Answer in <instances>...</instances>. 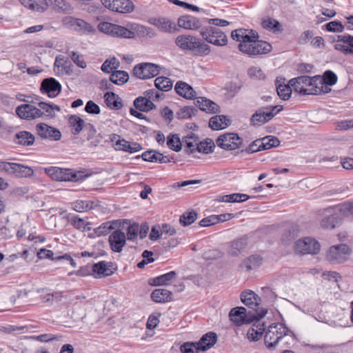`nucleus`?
Listing matches in <instances>:
<instances>
[{
    "label": "nucleus",
    "mask_w": 353,
    "mask_h": 353,
    "mask_svg": "<svg viewBox=\"0 0 353 353\" xmlns=\"http://www.w3.org/2000/svg\"><path fill=\"white\" fill-rule=\"evenodd\" d=\"M115 149L117 150H123L130 153H134L141 150V146L136 142H130L125 139H119L115 142Z\"/></svg>",
    "instance_id": "412c9836"
},
{
    "label": "nucleus",
    "mask_w": 353,
    "mask_h": 353,
    "mask_svg": "<svg viewBox=\"0 0 353 353\" xmlns=\"http://www.w3.org/2000/svg\"><path fill=\"white\" fill-rule=\"evenodd\" d=\"M263 263V259L261 256L255 254L252 255L245 259L243 262V266L247 271H250L260 267Z\"/></svg>",
    "instance_id": "72a5a7b5"
},
{
    "label": "nucleus",
    "mask_w": 353,
    "mask_h": 353,
    "mask_svg": "<svg viewBox=\"0 0 353 353\" xmlns=\"http://www.w3.org/2000/svg\"><path fill=\"white\" fill-rule=\"evenodd\" d=\"M320 248L319 243L311 237L299 239L294 245V251L301 254H316L319 252Z\"/></svg>",
    "instance_id": "0eeeda50"
},
{
    "label": "nucleus",
    "mask_w": 353,
    "mask_h": 353,
    "mask_svg": "<svg viewBox=\"0 0 353 353\" xmlns=\"http://www.w3.org/2000/svg\"><path fill=\"white\" fill-rule=\"evenodd\" d=\"M160 66L151 63H142L134 68L133 73L139 79H145L156 77L159 73Z\"/></svg>",
    "instance_id": "9b49d317"
},
{
    "label": "nucleus",
    "mask_w": 353,
    "mask_h": 353,
    "mask_svg": "<svg viewBox=\"0 0 353 353\" xmlns=\"http://www.w3.org/2000/svg\"><path fill=\"white\" fill-rule=\"evenodd\" d=\"M251 197L249 195L245 194L234 193L222 196L219 201L225 203H236L243 202L248 200Z\"/></svg>",
    "instance_id": "ea45409f"
},
{
    "label": "nucleus",
    "mask_w": 353,
    "mask_h": 353,
    "mask_svg": "<svg viewBox=\"0 0 353 353\" xmlns=\"http://www.w3.org/2000/svg\"><path fill=\"white\" fill-rule=\"evenodd\" d=\"M215 145L214 142L211 140H206L205 141H199L198 145L196 146V150L199 152L204 154H210L213 152V149Z\"/></svg>",
    "instance_id": "5fc2aeb1"
},
{
    "label": "nucleus",
    "mask_w": 353,
    "mask_h": 353,
    "mask_svg": "<svg viewBox=\"0 0 353 353\" xmlns=\"http://www.w3.org/2000/svg\"><path fill=\"white\" fill-rule=\"evenodd\" d=\"M126 235L121 230L113 231L109 236L108 241L110 249L114 252H121L126 244Z\"/></svg>",
    "instance_id": "4468645a"
},
{
    "label": "nucleus",
    "mask_w": 353,
    "mask_h": 353,
    "mask_svg": "<svg viewBox=\"0 0 353 353\" xmlns=\"http://www.w3.org/2000/svg\"><path fill=\"white\" fill-rule=\"evenodd\" d=\"M242 142V139L236 133L223 134L216 140V145L226 150H234L239 148Z\"/></svg>",
    "instance_id": "1a4fd4ad"
},
{
    "label": "nucleus",
    "mask_w": 353,
    "mask_h": 353,
    "mask_svg": "<svg viewBox=\"0 0 353 353\" xmlns=\"http://www.w3.org/2000/svg\"><path fill=\"white\" fill-rule=\"evenodd\" d=\"M198 103L199 108L202 111H205L208 113H216L219 112V105L210 99L201 98V101L198 100Z\"/></svg>",
    "instance_id": "4c0bfd02"
},
{
    "label": "nucleus",
    "mask_w": 353,
    "mask_h": 353,
    "mask_svg": "<svg viewBox=\"0 0 353 353\" xmlns=\"http://www.w3.org/2000/svg\"><path fill=\"white\" fill-rule=\"evenodd\" d=\"M106 105L111 109L119 110L123 107L121 99L114 92H107L104 95Z\"/></svg>",
    "instance_id": "7c9ffc66"
},
{
    "label": "nucleus",
    "mask_w": 353,
    "mask_h": 353,
    "mask_svg": "<svg viewBox=\"0 0 353 353\" xmlns=\"http://www.w3.org/2000/svg\"><path fill=\"white\" fill-rule=\"evenodd\" d=\"M175 43L183 50L195 52L199 56H207L210 53V46L199 38L191 34H181L175 39Z\"/></svg>",
    "instance_id": "f03ea898"
},
{
    "label": "nucleus",
    "mask_w": 353,
    "mask_h": 353,
    "mask_svg": "<svg viewBox=\"0 0 353 353\" xmlns=\"http://www.w3.org/2000/svg\"><path fill=\"white\" fill-rule=\"evenodd\" d=\"M248 77L254 81H261L265 79L263 71L258 66H251L248 70Z\"/></svg>",
    "instance_id": "8fccbe9b"
},
{
    "label": "nucleus",
    "mask_w": 353,
    "mask_h": 353,
    "mask_svg": "<svg viewBox=\"0 0 353 353\" xmlns=\"http://www.w3.org/2000/svg\"><path fill=\"white\" fill-rule=\"evenodd\" d=\"M134 107L141 112H149L156 108L146 97H139L134 101Z\"/></svg>",
    "instance_id": "bb28decb"
},
{
    "label": "nucleus",
    "mask_w": 353,
    "mask_h": 353,
    "mask_svg": "<svg viewBox=\"0 0 353 353\" xmlns=\"http://www.w3.org/2000/svg\"><path fill=\"white\" fill-rule=\"evenodd\" d=\"M116 27V24L109 23V22H101L98 25V29L101 32L106 34H109L113 37L114 28Z\"/></svg>",
    "instance_id": "680f3d73"
},
{
    "label": "nucleus",
    "mask_w": 353,
    "mask_h": 353,
    "mask_svg": "<svg viewBox=\"0 0 353 353\" xmlns=\"http://www.w3.org/2000/svg\"><path fill=\"white\" fill-rule=\"evenodd\" d=\"M72 209L78 212H86L93 208L94 203L90 201L78 200L72 203Z\"/></svg>",
    "instance_id": "a18cd8bd"
},
{
    "label": "nucleus",
    "mask_w": 353,
    "mask_h": 353,
    "mask_svg": "<svg viewBox=\"0 0 353 353\" xmlns=\"http://www.w3.org/2000/svg\"><path fill=\"white\" fill-rule=\"evenodd\" d=\"M45 171L48 175L56 181H60L61 174L63 173L62 168L58 167L47 168Z\"/></svg>",
    "instance_id": "774afa93"
},
{
    "label": "nucleus",
    "mask_w": 353,
    "mask_h": 353,
    "mask_svg": "<svg viewBox=\"0 0 353 353\" xmlns=\"http://www.w3.org/2000/svg\"><path fill=\"white\" fill-rule=\"evenodd\" d=\"M42 116L43 112L39 108H37L33 105L23 104V119H35Z\"/></svg>",
    "instance_id": "473e14b6"
},
{
    "label": "nucleus",
    "mask_w": 353,
    "mask_h": 353,
    "mask_svg": "<svg viewBox=\"0 0 353 353\" xmlns=\"http://www.w3.org/2000/svg\"><path fill=\"white\" fill-rule=\"evenodd\" d=\"M69 123L74 129V134H79L83 129L84 121L77 115H71L69 117Z\"/></svg>",
    "instance_id": "864d4df0"
},
{
    "label": "nucleus",
    "mask_w": 353,
    "mask_h": 353,
    "mask_svg": "<svg viewBox=\"0 0 353 353\" xmlns=\"http://www.w3.org/2000/svg\"><path fill=\"white\" fill-rule=\"evenodd\" d=\"M283 109L282 105H274L263 108L252 115L251 122L254 125H261L271 120L275 114Z\"/></svg>",
    "instance_id": "423d86ee"
},
{
    "label": "nucleus",
    "mask_w": 353,
    "mask_h": 353,
    "mask_svg": "<svg viewBox=\"0 0 353 353\" xmlns=\"http://www.w3.org/2000/svg\"><path fill=\"white\" fill-rule=\"evenodd\" d=\"M36 129L38 135L42 139L59 141L61 138V133L57 128L50 126L46 123H41L37 124Z\"/></svg>",
    "instance_id": "2eb2a0df"
},
{
    "label": "nucleus",
    "mask_w": 353,
    "mask_h": 353,
    "mask_svg": "<svg viewBox=\"0 0 353 353\" xmlns=\"http://www.w3.org/2000/svg\"><path fill=\"white\" fill-rule=\"evenodd\" d=\"M295 339L294 336L285 327V330L283 332L281 337H279L278 342L276 343V347H279L281 349L291 347Z\"/></svg>",
    "instance_id": "c85d7f7f"
},
{
    "label": "nucleus",
    "mask_w": 353,
    "mask_h": 353,
    "mask_svg": "<svg viewBox=\"0 0 353 353\" xmlns=\"http://www.w3.org/2000/svg\"><path fill=\"white\" fill-rule=\"evenodd\" d=\"M351 253V249L346 244L335 245L327 250L326 259L330 262L341 263L346 261Z\"/></svg>",
    "instance_id": "39448f33"
},
{
    "label": "nucleus",
    "mask_w": 353,
    "mask_h": 353,
    "mask_svg": "<svg viewBox=\"0 0 353 353\" xmlns=\"http://www.w3.org/2000/svg\"><path fill=\"white\" fill-rule=\"evenodd\" d=\"M156 88L162 91H168L172 88V81L165 77H159L154 80Z\"/></svg>",
    "instance_id": "c03bdc74"
},
{
    "label": "nucleus",
    "mask_w": 353,
    "mask_h": 353,
    "mask_svg": "<svg viewBox=\"0 0 353 353\" xmlns=\"http://www.w3.org/2000/svg\"><path fill=\"white\" fill-rule=\"evenodd\" d=\"M247 245V239L245 238H239L233 241L230 244V253L232 255H237L243 251Z\"/></svg>",
    "instance_id": "a19ab883"
},
{
    "label": "nucleus",
    "mask_w": 353,
    "mask_h": 353,
    "mask_svg": "<svg viewBox=\"0 0 353 353\" xmlns=\"http://www.w3.org/2000/svg\"><path fill=\"white\" fill-rule=\"evenodd\" d=\"M200 34L208 43L216 46H225L228 43L227 35L219 28L210 26L203 28Z\"/></svg>",
    "instance_id": "20e7f679"
},
{
    "label": "nucleus",
    "mask_w": 353,
    "mask_h": 353,
    "mask_svg": "<svg viewBox=\"0 0 353 353\" xmlns=\"http://www.w3.org/2000/svg\"><path fill=\"white\" fill-rule=\"evenodd\" d=\"M176 93L185 99H191L196 96V92L190 85L183 81H178L174 88Z\"/></svg>",
    "instance_id": "5701e85b"
},
{
    "label": "nucleus",
    "mask_w": 353,
    "mask_h": 353,
    "mask_svg": "<svg viewBox=\"0 0 353 353\" xmlns=\"http://www.w3.org/2000/svg\"><path fill=\"white\" fill-rule=\"evenodd\" d=\"M246 310L243 307L232 308L229 314L230 320L236 325H241L247 322Z\"/></svg>",
    "instance_id": "4be33fe9"
},
{
    "label": "nucleus",
    "mask_w": 353,
    "mask_h": 353,
    "mask_svg": "<svg viewBox=\"0 0 353 353\" xmlns=\"http://www.w3.org/2000/svg\"><path fill=\"white\" fill-rule=\"evenodd\" d=\"M230 120L224 115L212 117L209 121V126L214 130H219L227 128Z\"/></svg>",
    "instance_id": "a878e982"
},
{
    "label": "nucleus",
    "mask_w": 353,
    "mask_h": 353,
    "mask_svg": "<svg viewBox=\"0 0 353 353\" xmlns=\"http://www.w3.org/2000/svg\"><path fill=\"white\" fill-rule=\"evenodd\" d=\"M285 330V326L282 323H272L265 332L264 342L266 347L269 349L276 347L279 337H281L283 332Z\"/></svg>",
    "instance_id": "6e6552de"
},
{
    "label": "nucleus",
    "mask_w": 353,
    "mask_h": 353,
    "mask_svg": "<svg viewBox=\"0 0 353 353\" xmlns=\"http://www.w3.org/2000/svg\"><path fill=\"white\" fill-rule=\"evenodd\" d=\"M88 219H81L78 216H74L72 221L71 224L77 230L81 231H89L91 230L90 227V223L87 221Z\"/></svg>",
    "instance_id": "3c124183"
},
{
    "label": "nucleus",
    "mask_w": 353,
    "mask_h": 353,
    "mask_svg": "<svg viewBox=\"0 0 353 353\" xmlns=\"http://www.w3.org/2000/svg\"><path fill=\"white\" fill-rule=\"evenodd\" d=\"M315 79L318 87L321 90V94L327 93L330 91L328 85H334L338 80L336 74L331 70H326L322 77L316 75Z\"/></svg>",
    "instance_id": "ddd939ff"
},
{
    "label": "nucleus",
    "mask_w": 353,
    "mask_h": 353,
    "mask_svg": "<svg viewBox=\"0 0 353 353\" xmlns=\"http://www.w3.org/2000/svg\"><path fill=\"white\" fill-rule=\"evenodd\" d=\"M101 3L108 9L119 13H130L134 8L130 0H101Z\"/></svg>",
    "instance_id": "f8f14e48"
},
{
    "label": "nucleus",
    "mask_w": 353,
    "mask_h": 353,
    "mask_svg": "<svg viewBox=\"0 0 353 353\" xmlns=\"http://www.w3.org/2000/svg\"><path fill=\"white\" fill-rule=\"evenodd\" d=\"M334 208L337 210L340 217L353 216V203H344Z\"/></svg>",
    "instance_id": "09e8293b"
},
{
    "label": "nucleus",
    "mask_w": 353,
    "mask_h": 353,
    "mask_svg": "<svg viewBox=\"0 0 353 353\" xmlns=\"http://www.w3.org/2000/svg\"><path fill=\"white\" fill-rule=\"evenodd\" d=\"M196 218L197 214L194 211H188L180 216L179 221L183 226H187L194 223Z\"/></svg>",
    "instance_id": "6e6d98bb"
},
{
    "label": "nucleus",
    "mask_w": 353,
    "mask_h": 353,
    "mask_svg": "<svg viewBox=\"0 0 353 353\" xmlns=\"http://www.w3.org/2000/svg\"><path fill=\"white\" fill-rule=\"evenodd\" d=\"M48 8L51 7L55 12L59 13H70L73 8L65 0H46Z\"/></svg>",
    "instance_id": "aec40b11"
},
{
    "label": "nucleus",
    "mask_w": 353,
    "mask_h": 353,
    "mask_svg": "<svg viewBox=\"0 0 353 353\" xmlns=\"http://www.w3.org/2000/svg\"><path fill=\"white\" fill-rule=\"evenodd\" d=\"M167 145L170 149L179 152L181 150L182 142L176 134H172L168 137Z\"/></svg>",
    "instance_id": "4d7b16f0"
},
{
    "label": "nucleus",
    "mask_w": 353,
    "mask_h": 353,
    "mask_svg": "<svg viewBox=\"0 0 353 353\" xmlns=\"http://www.w3.org/2000/svg\"><path fill=\"white\" fill-rule=\"evenodd\" d=\"M113 37L124 39H132L135 37V34L133 31L128 29L127 28L116 24Z\"/></svg>",
    "instance_id": "79ce46f5"
},
{
    "label": "nucleus",
    "mask_w": 353,
    "mask_h": 353,
    "mask_svg": "<svg viewBox=\"0 0 353 353\" xmlns=\"http://www.w3.org/2000/svg\"><path fill=\"white\" fill-rule=\"evenodd\" d=\"M176 276V273L174 271H171L166 274L153 278L150 284L155 286L167 285L170 281L174 279Z\"/></svg>",
    "instance_id": "c9c22d12"
},
{
    "label": "nucleus",
    "mask_w": 353,
    "mask_h": 353,
    "mask_svg": "<svg viewBox=\"0 0 353 353\" xmlns=\"http://www.w3.org/2000/svg\"><path fill=\"white\" fill-rule=\"evenodd\" d=\"M23 6L30 10L41 12L48 8L46 0H23Z\"/></svg>",
    "instance_id": "2f4dec72"
},
{
    "label": "nucleus",
    "mask_w": 353,
    "mask_h": 353,
    "mask_svg": "<svg viewBox=\"0 0 353 353\" xmlns=\"http://www.w3.org/2000/svg\"><path fill=\"white\" fill-rule=\"evenodd\" d=\"M240 296L241 302L250 308L256 307L261 301L259 296L250 290L243 291Z\"/></svg>",
    "instance_id": "a211bd4d"
},
{
    "label": "nucleus",
    "mask_w": 353,
    "mask_h": 353,
    "mask_svg": "<svg viewBox=\"0 0 353 353\" xmlns=\"http://www.w3.org/2000/svg\"><path fill=\"white\" fill-rule=\"evenodd\" d=\"M339 42L347 44L349 54H353V36L350 34L338 35Z\"/></svg>",
    "instance_id": "e2e57ef3"
},
{
    "label": "nucleus",
    "mask_w": 353,
    "mask_h": 353,
    "mask_svg": "<svg viewBox=\"0 0 353 353\" xmlns=\"http://www.w3.org/2000/svg\"><path fill=\"white\" fill-rule=\"evenodd\" d=\"M326 30L331 32H342L344 30V26L338 21H332L325 25Z\"/></svg>",
    "instance_id": "338daca9"
},
{
    "label": "nucleus",
    "mask_w": 353,
    "mask_h": 353,
    "mask_svg": "<svg viewBox=\"0 0 353 353\" xmlns=\"http://www.w3.org/2000/svg\"><path fill=\"white\" fill-rule=\"evenodd\" d=\"M183 143L187 152L193 153L196 150V146L199 143L198 138L193 134L186 136L183 139Z\"/></svg>",
    "instance_id": "e433bc0d"
},
{
    "label": "nucleus",
    "mask_w": 353,
    "mask_h": 353,
    "mask_svg": "<svg viewBox=\"0 0 353 353\" xmlns=\"http://www.w3.org/2000/svg\"><path fill=\"white\" fill-rule=\"evenodd\" d=\"M129 79L128 72L123 70H116L113 72L110 77V80L112 83L121 85L126 83Z\"/></svg>",
    "instance_id": "58836bf2"
},
{
    "label": "nucleus",
    "mask_w": 353,
    "mask_h": 353,
    "mask_svg": "<svg viewBox=\"0 0 353 353\" xmlns=\"http://www.w3.org/2000/svg\"><path fill=\"white\" fill-rule=\"evenodd\" d=\"M256 328L257 329L256 330L252 328L248 332V338L249 339L252 341L259 340L261 337L263 332L265 330V325L263 323L257 325Z\"/></svg>",
    "instance_id": "13d9d810"
},
{
    "label": "nucleus",
    "mask_w": 353,
    "mask_h": 353,
    "mask_svg": "<svg viewBox=\"0 0 353 353\" xmlns=\"http://www.w3.org/2000/svg\"><path fill=\"white\" fill-rule=\"evenodd\" d=\"M63 173L61 174L60 181H77L79 180V176L70 169L62 168Z\"/></svg>",
    "instance_id": "052dcab7"
},
{
    "label": "nucleus",
    "mask_w": 353,
    "mask_h": 353,
    "mask_svg": "<svg viewBox=\"0 0 353 353\" xmlns=\"http://www.w3.org/2000/svg\"><path fill=\"white\" fill-rule=\"evenodd\" d=\"M120 65L119 61L116 57H112L105 61L101 65V70L110 73L113 69H117Z\"/></svg>",
    "instance_id": "603ef678"
},
{
    "label": "nucleus",
    "mask_w": 353,
    "mask_h": 353,
    "mask_svg": "<svg viewBox=\"0 0 353 353\" xmlns=\"http://www.w3.org/2000/svg\"><path fill=\"white\" fill-rule=\"evenodd\" d=\"M290 83L293 90L303 95L321 94V89L318 87L315 76H300L292 79Z\"/></svg>",
    "instance_id": "7ed1b4c3"
},
{
    "label": "nucleus",
    "mask_w": 353,
    "mask_h": 353,
    "mask_svg": "<svg viewBox=\"0 0 353 353\" xmlns=\"http://www.w3.org/2000/svg\"><path fill=\"white\" fill-rule=\"evenodd\" d=\"M39 107L41 111L43 112V116L48 118H54L56 115L55 112H59L61 108L59 106L53 104H49L45 102H40Z\"/></svg>",
    "instance_id": "f704fd0d"
},
{
    "label": "nucleus",
    "mask_w": 353,
    "mask_h": 353,
    "mask_svg": "<svg viewBox=\"0 0 353 353\" xmlns=\"http://www.w3.org/2000/svg\"><path fill=\"white\" fill-rule=\"evenodd\" d=\"M149 23L163 32H172L177 30L175 23L166 17H152Z\"/></svg>",
    "instance_id": "f3484780"
},
{
    "label": "nucleus",
    "mask_w": 353,
    "mask_h": 353,
    "mask_svg": "<svg viewBox=\"0 0 353 353\" xmlns=\"http://www.w3.org/2000/svg\"><path fill=\"white\" fill-rule=\"evenodd\" d=\"M261 25L263 28L268 30H272L274 32L279 31L281 27L279 22L277 20L272 18L265 19L262 21Z\"/></svg>",
    "instance_id": "bf43d9fd"
},
{
    "label": "nucleus",
    "mask_w": 353,
    "mask_h": 353,
    "mask_svg": "<svg viewBox=\"0 0 353 353\" xmlns=\"http://www.w3.org/2000/svg\"><path fill=\"white\" fill-rule=\"evenodd\" d=\"M74 25V30L75 31L81 32L83 33H93L95 32L94 27L83 19L78 18Z\"/></svg>",
    "instance_id": "de8ad7c7"
},
{
    "label": "nucleus",
    "mask_w": 353,
    "mask_h": 353,
    "mask_svg": "<svg viewBox=\"0 0 353 353\" xmlns=\"http://www.w3.org/2000/svg\"><path fill=\"white\" fill-rule=\"evenodd\" d=\"M264 150V143L262 139H256L253 141L248 148L246 149V152L248 153H254L261 150Z\"/></svg>",
    "instance_id": "69168bd1"
},
{
    "label": "nucleus",
    "mask_w": 353,
    "mask_h": 353,
    "mask_svg": "<svg viewBox=\"0 0 353 353\" xmlns=\"http://www.w3.org/2000/svg\"><path fill=\"white\" fill-rule=\"evenodd\" d=\"M41 90L46 93L50 98L57 97L61 90V85L54 78H47L43 80L41 85Z\"/></svg>",
    "instance_id": "dca6fc26"
},
{
    "label": "nucleus",
    "mask_w": 353,
    "mask_h": 353,
    "mask_svg": "<svg viewBox=\"0 0 353 353\" xmlns=\"http://www.w3.org/2000/svg\"><path fill=\"white\" fill-rule=\"evenodd\" d=\"M275 85L276 88V92L279 97L283 100L289 99L291 97L292 91L293 90L290 83H289L288 85L282 84L281 79L279 80L276 79Z\"/></svg>",
    "instance_id": "c756f323"
},
{
    "label": "nucleus",
    "mask_w": 353,
    "mask_h": 353,
    "mask_svg": "<svg viewBox=\"0 0 353 353\" xmlns=\"http://www.w3.org/2000/svg\"><path fill=\"white\" fill-rule=\"evenodd\" d=\"M0 170L12 174L22 171V165L15 163L0 162Z\"/></svg>",
    "instance_id": "37998d69"
},
{
    "label": "nucleus",
    "mask_w": 353,
    "mask_h": 353,
    "mask_svg": "<svg viewBox=\"0 0 353 353\" xmlns=\"http://www.w3.org/2000/svg\"><path fill=\"white\" fill-rule=\"evenodd\" d=\"M92 271L103 276H110L112 274V271L108 268L107 263L105 261L94 263L92 265Z\"/></svg>",
    "instance_id": "49530a36"
},
{
    "label": "nucleus",
    "mask_w": 353,
    "mask_h": 353,
    "mask_svg": "<svg viewBox=\"0 0 353 353\" xmlns=\"http://www.w3.org/2000/svg\"><path fill=\"white\" fill-rule=\"evenodd\" d=\"M342 223L337 210L334 208H330L324 210L323 217L321 220V226L327 230H332L339 227Z\"/></svg>",
    "instance_id": "9d476101"
},
{
    "label": "nucleus",
    "mask_w": 353,
    "mask_h": 353,
    "mask_svg": "<svg viewBox=\"0 0 353 353\" xmlns=\"http://www.w3.org/2000/svg\"><path fill=\"white\" fill-rule=\"evenodd\" d=\"M177 23L180 28L192 30L199 29L201 26L199 19L188 15L179 17Z\"/></svg>",
    "instance_id": "6ab92c4d"
},
{
    "label": "nucleus",
    "mask_w": 353,
    "mask_h": 353,
    "mask_svg": "<svg viewBox=\"0 0 353 353\" xmlns=\"http://www.w3.org/2000/svg\"><path fill=\"white\" fill-rule=\"evenodd\" d=\"M231 37L239 42V49L248 55L266 54L271 50L272 46L268 43L256 39V37L250 35L245 29L235 30L232 32Z\"/></svg>",
    "instance_id": "f257e3e1"
},
{
    "label": "nucleus",
    "mask_w": 353,
    "mask_h": 353,
    "mask_svg": "<svg viewBox=\"0 0 353 353\" xmlns=\"http://www.w3.org/2000/svg\"><path fill=\"white\" fill-rule=\"evenodd\" d=\"M142 159L146 161L159 162L161 163H165L170 161V159L167 156H164L161 153L152 150L143 152L142 154Z\"/></svg>",
    "instance_id": "cd10ccee"
},
{
    "label": "nucleus",
    "mask_w": 353,
    "mask_h": 353,
    "mask_svg": "<svg viewBox=\"0 0 353 353\" xmlns=\"http://www.w3.org/2000/svg\"><path fill=\"white\" fill-rule=\"evenodd\" d=\"M172 292L166 289L159 288L151 294V299L156 303H165L172 300Z\"/></svg>",
    "instance_id": "393cba45"
},
{
    "label": "nucleus",
    "mask_w": 353,
    "mask_h": 353,
    "mask_svg": "<svg viewBox=\"0 0 353 353\" xmlns=\"http://www.w3.org/2000/svg\"><path fill=\"white\" fill-rule=\"evenodd\" d=\"M201 350L196 343H185L181 346V352L182 353H197Z\"/></svg>",
    "instance_id": "0e129e2a"
},
{
    "label": "nucleus",
    "mask_w": 353,
    "mask_h": 353,
    "mask_svg": "<svg viewBox=\"0 0 353 353\" xmlns=\"http://www.w3.org/2000/svg\"><path fill=\"white\" fill-rule=\"evenodd\" d=\"M217 341V336L214 332H209L204 334L197 343L200 349L203 351L212 347Z\"/></svg>",
    "instance_id": "b1692460"
}]
</instances>
